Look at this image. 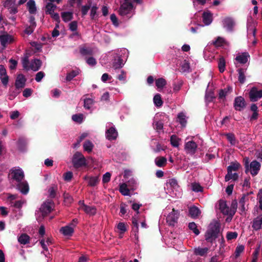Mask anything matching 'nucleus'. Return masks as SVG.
<instances>
[{"instance_id": "obj_1", "label": "nucleus", "mask_w": 262, "mask_h": 262, "mask_svg": "<svg viewBox=\"0 0 262 262\" xmlns=\"http://www.w3.org/2000/svg\"><path fill=\"white\" fill-rule=\"evenodd\" d=\"M132 0H124V2L121 4L119 14L121 16H126L127 17L132 16L135 12V6L132 2ZM134 2L138 4L141 3V0H133Z\"/></svg>"}, {"instance_id": "obj_2", "label": "nucleus", "mask_w": 262, "mask_h": 262, "mask_svg": "<svg viewBox=\"0 0 262 262\" xmlns=\"http://www.w3.org/2000/svg\"><path fill=\"white\" fill-rule=\"evenodd\" d=\"M128 56V51L125 48L118 49L116 52V69L122 68Z\"/></svg>"}, {"instance_id": "obj_3", "label": "nucleus", "mask_w": 262, "mask_h": 262, "mask_svg": "<svg viewBox=\"0 0 262 262\" xmlns=\"http://www.w3.org/2000/svg\"><path fill=\"white\" fill-rule=\"evenodd\" d=\"M256 25V22L251 16H249L247 18V37L249 40L252 41L253 45H255L256 42L255 39Z\"/></svg>"}, {"instance_id": "obj_4", "label": "nucleus", "mask_w": 262, "mask_h": 262, "mask_svg": "<svg viewBox=\"0 0 262 262\" xmlns=\"http://www.w3.org/2000/svg\"><path fill=\"white\" fill-rule=\"evenodd\" d=\"M72 162L74 168L78 169L86 165V159L79 151L76 152L72 158Z\"/></svg>"}, {"instance_id": "obj_5", "label": "nucleus", "mask_w": 262, "mask_h": 262, "mask_svg": "<svg viewBox=\"0 0 262 262\" xmlns=\"http://www.w3.org/2000/svg\"><path fill=\"white\" fill-rule=\"evenodd\" d=\"M170 210V207H167L164 210V213L166 214L167 212H168V213L166 215V222L169 225L173 226L177 222L179 213L178 210H176L173 208L169 212Z\"/></svg>"}, {"instance_id": "obj_6", "label": "nucleus", "mask_w": 262, "mask_h": 262, "mask_svg": "<svg viewBox=\"0 0 262 262\" xmlns=\"http://www.w3.org/2000/svg\"><path fill=\"white\" fill-rule=\"evenodd\" d=\"M248 163V158H247L245 164L246 172L249 171L253 176L257 175L260 168V164L256 160L252 161L249 165Z\"/></svg>"}, {"instance_id": "obj_7", "label": "nucleus", "mask_w": 262, "mask_h": 262, "mask_svg": "<svg viewBox=\"0 0 262 262\" xmlns=\"http://www.w3.org/2000/svg\"><path fill=\"white\" fill-rule=\"evenodd\" d=\"M219 209L223 214L231 216L234 215L236 210L235 208H230L227 205L226 201L224 200H220L219 201Z\"/></svg>"}, {"instance_id": "obj_8", "label": "nucleus", "mask_w": 262, "mask_h": 262, "mask_svg": "<svg viewBox=\"0 0 262 262\" xmlns=\"http://www.w3.org/2000/svg\"><path fill=\"white\" fill-rule=\"evenodd\" d=\"M13 41V37L7 33L0 35V43L2 46V51L6 48L7 45L12 43Z\"/></svg>"}, {"instance_id": "obj_9", "label": "nucleus", "mask_w": 262, "mask_h": 262, "mask_svg": "<svg viewBox=\"0 0 262 262\" xmlns=\"http://www.w3.org/2000/svg\"><path fill=\"white\" fill-rule=\"evenodd\" d=\"M250 59V55L248 52L238 53L236 54L234 63L245 64Z\"/></svg>"}, {"instance_id": "obj_10", "label": "nucleus", "mask_w": 262, "mask_h": 262, "mask_svg": "<svg viewBox=\"0 0 262 262\" xmlns=\"http://www.w3.org/2000/svg\"><path fill=\"white\" fill-rule=\"evenodd\" d=\"M249 97L251 101L255 102L262 98V90H258L256 87H253L249 92Z\"/></svg>"}, {"instance_id": "obj_11", "label": "nucleus", "mask_w": 262, "mask_h": 262, "mask_svg": "<svg viewBox=\"0 0 262 262\" xmlns=\"http://www.w3.org/2000/svg\"><path fill=\"white\" fill-rule=\"evenodd\" d=\"M54 204L53 201H50L44 203L40 208V211L43 216L49 214L53 210Z\"/></svg>"}, {"instance_id": "obj_12", "label": "nucleus", "mask_w": 262, "mask_h": 262, "mask_svg": "<svg viewBox=\"0 0 262 262\" xmlns=\"http://www.w3.org/2000/svg\"><path fill=\"white\" fill-rule=\"evenodd\" d=\"M196 148L197 145L193 141H188L185 144V150L188 154H194L196 151Z\"/></svg>"}, {"instance_id": "obj_13", "label": "nucleus", "mask_w": 262, "mask_h": 262, "mask_svg": "<svg viewBox=\"0 0 262 262\" xmlns=\"http://www.w3.org/2000/svg\"><path fill=\"white\" fill-rule=\"evenodd\" d=\"M11 174L12 179L18 183L21 182L25 177L24 171L21 169L12 170Z\"/></svg>"}, {"instance_id": "obj_14", "label": "nucleus", "mask_w": 262, "mask_h": 262, "mask_svg": "<svg viewBox=\"0 0 262 262\" xmlns=\"http://www.w3.org/2000/svg\"><path fill=\"white\" fill-rule=\"evenodd\" d=\"M234 107L236 110L241 111L245 107V101L243 97L239 96L235 98Z\"/></svg>"}, {"instance_id": "obj_15", "label": "nucleus", "mask_w": 262, "mask_h": 262, "mask_svg": "<svg viewBox=\"0 0 262 262\" xmlns=\"http://www.w3.org/2000/svg\"><path fill=\"white\" fill-rule=\"evenodd\" d=\"M222 23L223 27L228 31H231L235 25L233 19L230 17L224 18Z\"/></svg>"}, {"instance_id": "obj_16", "label": "nucleus", "mask_w": 262, "mask_h": 262, "mask_svg": "<svg viewBox=\"0 0 262 262\" xmlns=\"http://www.w3.org/2000/svg\"><path fill=\"white\" fill-rule=\"evenodd\" d=\"M26 79L25 76L20 74L18 75L15 80V86L17 89H22L25 86Z\"/></svg>"}, {"instance_id": "obj_17", "label": "nucleus", "mask_w": 262, "mask_h": 262, "mask_svg": "<svg viewBox=\"0 0 262 262\" xmlns=\"http://www.w3.org/2000/svg\"><path fill=\"white\" fill-rule=\"evenodd\" d=\"M252 227L255 231L262 229V214L259 215L253 220Z\"/></svg>"}, {"instance_id": "obj_18", "label": "nucleus", "mask_w": 262, "mask_h": 262, "mask_svg": "<svg viewBox=\"0 0 262 262\" xmlns=\"http://www.w3.org/2000/svg\"><path fill=\"white\" fill-rule=\"evenodd\" d=\"M203 22L205 26L210 25L212 21V14L208 11H205L202 15Z\"/></svg>"}, {"instance_id": "obj_19", "label": "nucleus", "mask_w": 262, "mask_h": 262, "mask_svg": "<svg viewBox=\"0 0 262 262\" xmlns=\"http://www.w3.org/2000/svg\"><path fill=\"white\" fill-rule=\"evenodd\" d=\"M119 191L124 196L130 195V190H132L127 186L126 183L123 182L119 185Z\"/></svg>"}, {"instance_id": "obj_20", "label": "nucleus", "mask_w": 262, "mask_h": 262, "mask_svg": "<svg viewBox=\"0 0 262 262\" xmlns=\"http://www.w3.org/2000/svg\"><path fill=\"white\" fill-rule=\"evenodd\" d=\"M209 248L207 247L202 248L198 247L194 248L193 252L196 255L200 256H206L208 253Z\"/></svg>"}, {"instance_id": "obj_21", "label": "nucleus", "mask_w": 262, "mask_h": 262, "mask_svg": "<svg viewBox=\"0 0 262 262\" xmlns=\"http://www.w3.org/2000/svg\"><path fill=\"white\" fill-rule=\"evenodd\" d=\"M17 188L23 194H27L29 190V187L27 182H20L17 185Z\"/></svg>"}, {"instance_id": "obj_22", "label": "nucleus", "mask_w": 262, "mask_h": 262, "mask_svg": "<svg viewBox=\"0 0 262 262\" xmlns=\"http://www.w3.org/2000/svg\"><path fill=\"white\" fill-rule=\"evenodd\" d=\"M167 193H168L173 198H181L182 195V190L178 186V189H167Z\"/></svg>"}, {"instance_id": "obj_23", "label": "nucleus", "mask_w": 262, "mask_h": 262, "mask_svg": "<svg viewBox=\"0 0 262 262\" xmlns=\"http://www.w3.org/2000/svg\"><path fill=\"white\" fill-rule=\"evenodd\" d=\"M117 227L119 233V237L121 238L123 237V234L127 231L128 226L125 223L120 222L118 224Z\"/></svg>"}, {"instance_id": "obj_24", "label": "nucleus", "mask_w": 262, "mask_h": 262, "mask_svg": "<svg viewBox=\"0 0 262 262\" xmlns=\"http://www.w3.org/2000/svg\"><path fill=\"white\" fill-rule=\"evenodd\" d=\"M42 64V62L40 59H34L33 60L30 66V68L34 71H37L39 70Z\"/></svg>"}, {"instance_id": "obj_25", "label": "nucleus", "mask_w": 262, "mask_h": 262, "mask_svg": "<svg viewBox=\"0 0 262 262\" xmlns=\"http://www.w3.org/2000/svg\"><path fill=\"white\" fill-rule=\"evenodd\" d=\"M60 232L65 236H71L74 233V229L72 227L66 226L61 228Z\"/></svg>"}, {"instance_id": "obj_26", "label": "nucleus", "mask_w": 262, "mask_h": 262, "mask_svg": "<svg viewBox=\"0 0 262 262\" xmlns=\"http://www.w3.org/2000/svg\"><path fill=\"white\" fill-rule=\"evenodd\" d=\"M28 11L30 14H35L37 11L35 2L34 0H29L27 3Z\"/></svg>"}, {"instance_id": "obj_27", "label": "nucleus", "mask_w": 262, "mask_h": 262, "mask_svg": "<svg viewBox=\"0 0 262 262\" xmlns=\"http://www.w3.org/2000/svg\"><path fill=\"white\" fill-rule=\"evenodd\" d=\"M208 230L218 235L220 231V223L217 222L211 223L209 226Z\"/></svg>"}, {"instance_id": "obj_28", "label": "nucleus", "mask_w": 262, "mask_h": 262, "mask_svg": "<svg viewBox=\"0 0 262 262\" xmlns=\"http://www.w3.org/2000/svg\"><path fill=\"white\" fill-rule=\"evenodd\" d=\"M217 236V234L208 229L205 233V239L210 243H212L213 241L214 240Z\"/></svg>"}, {"instance_id": "obj_29", "label": "nucleus", "mask_w": 262, "mask_h": 262, "mask_svg": "<svg viewBox=\"0 0 262 262\" xmlns=\"http://www.w3.org/2000/svg\"><path fill=\"white\" fill-rule=\"evenodd\" d=\"M189 212L190 215L193 218L198 217L201 214L200 209L195 206L190 207L189 209Z\"/></svg>"}, {"instance_id": "obj_30", "label": "nucleus", "mask_w": 262, "mask_h": 262, "mask_svg": "<svg viewBox=\"0 0 262 262\" xmlns=\"http://www.w3.org/2000/svg\"><path fill=\"white\" fill-rule=\"evenodd\" d=\"M178 121L183 127H185L186 126L187 123V117L184 113L181 112L178 114Z\"/></svg>"}, {"instance_id": "obj_31", "label": "nucleus", "mask_w": 262, "mask_h": 262, "mask_svg": "<svg viewBox=\"0 0 262 262\" xmlns=\"http://www.w3.org/2000/svg\"><path fill=\"white\" fill-rule=\"evenodd\" d=\"M155 162L158 167H162L166 164L167 159L164 157H159L155 159Z\"/></svg>"}, {"instance_id": "obj_32", "label": "nucleus", "mask_w": 262, "mask_h": 262, "mask_svg": "<svg viewBox=\"0 0 262 262\" xmlns=\"http://www.w3.org/2000/svg\"><path fill=\"white\" fill-rule=\"evenodd\" d=\"M238 175L236 172H233L230 171H227V174L226 175L225 180L227 182L231 180L236 181L237 180Z\"/></svg>"}, {"instance_id": "obj_33", "label": "nucleus", "mask_w": 262, "mask_h": 262, "mask_svg": "<svg viewBox=\"0 0 262 262\" xmlns=\"http://www.w3.org/2000/svg\"><path fill=\"white\" fill-rule=\"evenodd\" d=\"M105 136L107 139L112 141L115 139V127H111L107 129L105 132Z\"/></svg>"}, {"instance_id": "obj_34", "label": "nucleus", "mask_w": 262, "mask_h": 262, "mask_svg": "<svg viewBox=\"0 0 262 262\" xmlns=\"http://www.w3.org/2000/svg\"><path fill=\"white\" fill-rule=\"evenodd\" d=\"M237 72L238 74V81L241 83H244L246 80L245 74L246 69L241 68L238 69Z\"/></svg>"}, {"instance_id": "obj_35", "label": "nucleus", "mask_w": 262, "mask_h": 262, "mask_svg": "<svg viewBox=\"0 0 262 262\" xmlns=\"http://www.w3.org/2000/svg\"><path fill=\"white\" fill-rule=\"evenodd\" d=\"M177 181L174 179H171L166 183L167 189H178Z\"/></svg>"}, {"instance_id": "obj_36", "label": "nucleus", "mask_w": 262, "mask_h": 262, "mask_svg": "<svg viewBox=\"0 0 262 262\" xmlns=\"http://www.w3.org/2000/svg\"><path fill=\"white\" fill-rule=\"evenodd\" d=\"M79 52L82 56L92 55L93 54V49L91 48L80 47Z\"/></svg>"}, {"instance_id": "obj_37", "label": "nucleus", "mask_w": 262, "mask_h": 262, "mask_svg": "<svg viewBox=\"0 0 262 262\" xmlns=\"http://www.w3.org/2000/svg\"><path fill=\"white\" fill-rule=\"evenodd\" d=\"M30 237L26 233H23L20 235L18 238V242L23 245H26L29 243Z\"/></svg>"}, {"instance_id": "obj_38", "label": "nucleus", "mask_w": 262, "mask_h": 262, "mask_svg": "<svg viewBox=\"0 0 262 262\" xmlns=\"http://www.w3.org/2000/svg\"><path fill=\"white\" fill-rule=\"evenodd\" d=\"M57 7L52 3H48L46 6V13L47 14H51L54 12Z\"/></svg>"}, {"instance_id": "obj_39", "label": "nucleus", "mask_w": 262, "mask_h": 262, "mask_svg": "<svg viewBox=\"0 0 262 262\" xmlns=\"http://www.w3.org/2000/svg\"><path fill=\"white\" fill-rule=\"evenodd\" d=\"M61 17L63 20L67 22L72 20L73 18V13L71 12H63L61 14Z\"/></svg>"}, {"instance_id": "obj_40", "label": "nucleus", "mask_w": 262, "mask_h": 262, "mask_svg": "<svg viewBox=\"0 0 262 262\" xmlns=\"http://www.w3.org/2000/svg\"><path fill=\"white\" fill-rule=\"evenodd\" d=\"M228 141L230 142L231 145H235L237 144L238 142L235 139V136L232 133H227L225 135Z\"/></svg>"}, {"instance_id": "obj_41", "label": "nucleus", "mask_w": 262, "mask_h": 262, "mask_svg": "<svg viewBox=\"0 0 262 262\" xmlns=\"http://www.w3.org/2000/svg\"><path fill=\"white\" fill-rule=\"evenodd\" d=\"M91 4L92 2L90 0H89L88 1V4L81 6V11L82 17H84L88 14L89 10L91 7Z\"/></svg>"}, {"instance_id": "obj_42", "label": "nucleus", "mask_w": 262, "mask_h": 262, "mask_svg": "<svg viewBox=\"0 0 262 262\" xmlns=\"http://www.w3.org/2000/svg\"><path fill=\"white\" fill-rule=\"evenodd\" d=\"M125 183H127V186L132 191L136 189L137 182L135 179L132 178L129 180L126 181Z\"/></svg>"}, {"instance_id": "obj_43", "label": "nucleus", "mask_w": 262, "mask_h": 262, "mask_svg": "<svg viewBox=\"0 0 262 262\" xmlns=\"http://www.w3.org/2000/svg\"><path fill=\"white\" fill-rule=\"evenodd\" d=\"M240 166V164L238 162L231 163V164L228 166L227 171L235 172L239 169Z\"/></svg>"}, {"instance_id": "obj_44", "label": "nucleus", "mask_w": 262, "mask_h": 262, "mask_svg": "<svg viewBox=\"0 0 262 262\" xmlns=\"http://www.w3.org/2000/svg\"><path fill=\"white\" fill-rule=\"evenodd\" d=\"M180 139L176 135H172L170 137V143L172 146L178 147Z\"/></svg>"}, {"instance_id": "obj_45", "label": "nucleus", "mask_w": 262, "mask_h": 262, "mask_svg": "<svg viewBox=\"0 0 262 262\" xmlns=\"http://www.w3.org/2000/svg\"><path fill=\"white\" fill-rule=\"evenodd\" d=\"M166 84V80L163 78H160L156 80V85L158 89H162Z\"/></svg>"}, {"instance_id": "obj_46", "label": "nucleus", "mask_w": 262, "mask_h": 262, "mask_svg": "<svg viewBox=\"0 0 262 262\" xmlns=\"http://www.w3.org/2000/svg\"><path fill=\"white\" fill-rule=\"evenodd\" d=\"M83 210L86 213L92 215H94L96 213V208L93 206H89L87 205H84L83 206Z\"/></svg>"}, {"instance_id": "obj_47", "label": "nucleus", "mask_w": 262, "mask_h": 262, "mask_svg": "<svg viewBox=\"0 0 262 262\" xmlns=\"http://www.w3.org/2000/svg\"><path fill=\"white\" fill-rule=\"evenodd\" d=\"M225 60L222 57H220L218 62V67L220 72L223 73L225 70Z\"/></svg>"}, {"instance_id": "obj_48", "label": "nucleus", "mask_w": 262, "mask_h": 262, "mask_svg": "<svg viewBox=\"0 0 262 262\" xmlns=\"http://www.w3.org/2000/svg\"><path fill=\"white\" fill-rule=\"evenodd\" d=\"M155 105L156 106L160 107L163 104V101L161 99V97L160 94H156L153 99Z\"/></svg>"}, {"instance_id": "obj_49", "label": "nucleus", "mask_w": 262, "mask_h": 262, "mask_svg": "<svg viewBox=\"0 0 262 262\" xmlns=\"http://www.w3.org/2000/svg\"><path fill=\"white\" fill-rule=\"evenodd\" d=\"M212 43L216 47H221L226 43V41L224 38L218 37L214 41H213Z\"/></svg>"}, {"instance_id": "obj_50", "label": "nucleus", "mask_w": 262, "mask_h": 262, "mask_svg": "<svg viewBox=\"0 0 262 262\" xmlns=\"http://www.w3.org/2000/svg\"><path fill=\"white\" fill-rule=\"evenodd\" d=\"M93 144L90 140H86L83 144V148L84 150L90 152L92 150Z\"/></svg>"}, {"instance_id": "obj_51", "label": "nucleus", "mask_w": 262, "mask_h": 262, "mask_svg": "<svg viewBox=\"0 0 262 262\" xmlns=\"http://www.w3.org/2000/svg\"><path fill=\"white\" fill-rule=\"evenodd\" d=\"M191 188L192 190L195 192H202L203 189V187L200 185V184L198 183H192Z\"/></svg>"}, {"instance_id": "obj_52", "label": "nucleus", "mask_w": 262, "mask_h": 262, "mask_svg": "<svg viewBox=\"0 0 262 262\" xmlns=\"http://www.w3.org/2000/svg\"><path fill=\"white\" fill-rule=\"evenodd\" d=\"M99 180L98 176L92 177L89 178V185L91 186H95L99 183Z\"/></svg>"}, {"instance_id": "obj_53", "label": "nucleus", "mask_w": 262, "mask_h": 262, "mask_svg": "<svg viewBox=\"0 0 262 262\" xmlns=\"http://www.w3.org/2000/svg\"><path fill=\"white\" fill-rule=\"evenodd\" d=\"M189 228L193 231L196 235H198L200 234V231L197 228L196 225L194 222L190 223L188 225Z\"/></svg>"}, {"instance_id": "obj_54", "label": "nucleus", "mask_w": 262, "mask_h": 262, "mask_svg": "<svg viewBox=\"0 0 262 262\" xmlns=\"http://www.w3.org/2000/svg\"><path fill=\"white\" fill-rule=\"evenodd\" d=\"M57 186L53 185L49 189L50 197L52 199L55 198L56 195Z\"/></svg>"}, {"instance_id": "obj_55", "label": "nucleus", "mask_w": 262, "mask_h": 262, "mask_svg": "<svg viewBox=\"0 0 262 262\" xmlns=\"http://www.w3.org/2000/svg\"><path fill=\"white\" fill-rule=\"evenodd\" d=\"M232 89L230 87H228L227 89L221 90L219 92V98L220 99H223L227 95V93L231 91Z\"/></svg>"}, {"instance_id": "obj_56", "label": "nucleus", "mask_w": 262, "mask_h": 262, "mask_svg": "<svg viewBox=\"0 0 262 262\" xmlns=\"http://www.w3.org/2000/svg\"><path fill=\"white\" fill-rule=\"evenodd\" d=\"M72 119L74 121L80 123L83 120V115L82 114L73 115Z\"/></svg>"}, {"instance_id": "obj_57", "label": "nucleus", "mask_w": 262, "mask_h": 262, "mask_svg": "<svg viewBox=\"0 0 262 262\" xmlns=\"http://www.w3.org/2000/svg\"><path fill=\"white\" fill-rule=\"evenodd\" d=\"M237 237V233L236 232H228L226 235V238L228 241L236 239Z\"/></svg>"}, {"instance_id": "obj_58", "label": "nucleus", "mask_w": 262, "mask_h": 262, "mask_svg": "<svg viewBox=\"0 0 262 262\" xmlns=\"http://www.w3.org/2000/svg\"><path fill=\"white\" fill-rule=\"evenodd\" d=\"M78 75V72L72 71L71 72L69 73L66 76V80L67 81H71L75 77H76Z\"/></svg>"}, {"instance_id": "obj_59", "label": "nucleus", "mask_w": 262, "mask_h": 262, "mask_svg": "<svg viewBox=\"0 0 262 262\" xmlns=\"http://www.w3.org/2000/svg\"><path fill=\"white\" fill-rule=\"evenodd\" d=\"M245 247L243 245H238L236 247L235 254V256L237 257L244 251Z\"/></svg>"}, {"instance_id": "obj_60", "label": "nucleus", "mask_w": 262, "mask_h": 262, "mask_svg": "<svg viewBox=\"0 0 262 262\" xmlns=\"http://www.w3.org/2000/svg\"><path fill=\"white\" fill-rule=\"evenodd\" d=\"M153 125H154V128H156V129L158 132H159L163 129V124L160 121H157L156 122L155 121H154L153 123Z\"/></svg>"}, {"instance_id": "obj_61", "label": "nucleus", "mask_w": 262, "mask_h": 262, "mask_svg": "<svg viewBox=\"0 0 262 262\" xmlns=\"http://www.w3.org/2000/svg\"><path fill=\"white\" fill-rule=\"evenodd\" d=\"M73 172L72 171H68L64 173L63 178L64 181L69 182L73 178Z\"/></svg>"}, {"instance_id": "obj_62", "label": "nucleus", "mask_w": 262, "mask_h": 262, "mask_svg": "<svg viewBox=\"0 0 262 262\" xmlns=\"http://www.w3.org/2000/svg\"><path fill=\"white\" fill-rule=\"evenodd\" d=\"M98 9V7L97 6L94 5L91 7V12H90V16L92 19H94L95 18V15L97 13V10Z\"/></svg>"}, {"instance_id": "obj_63", "label": "nucleus", "mask_w": 262, "mask_h": 262, "mask_svg": "<svg viewBox=\"0 0 262 262\" xmlns=\"http://www.w3.org/2000/svg\"><path fill=\"white\" fill-rule=\"evenodd\" d=\"M214 94L212 92H207L205 95V99L206 102H210L214 98Z\"/></svg>"}, {"instance_id": "obj_64", "label": "nucleus", "mask_w": 262, "mask_h": 262, "mask_svg": "<svg viewBox=\"0 0 262 262\" xmlns=\"http://www.w3.org/2000/svg\"><path fill=\"white\" fill-rule=\"evenodd\" d=\"M190 67L189 63L186 61L184 60L182 64L181 69L183 72H188L189 70Z\"/></svg>"}]
</instances>
